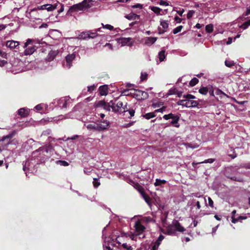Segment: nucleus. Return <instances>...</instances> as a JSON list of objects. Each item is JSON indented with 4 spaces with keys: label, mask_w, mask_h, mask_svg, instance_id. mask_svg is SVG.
<instances>
[{
    "label": "nucleus",
    "mask_w": 250,
    "mask_h": 250,
    "mask_svg": "<svg viewBox=\"0 0 250 250\" xmlns=\"http://www.w3.org/2000/svg\"><path fill=\"white\" fill-rule=\"evenodd\" d=\"M174 20L177 23H180L182 21V19L177 16L174 18Z\"/></svg>",
    "instance_id": "obj_63"
},
{
    "label": "nucleus",
    "mask_w": 250,
    "mask_h": 250,
    "mask_svg": "<svg viewBox=\"0 0 250 250\" xmlns=\"http://www.w3.org/2000/svg\"><path fill=\"white\" fill-rule=\"evenodd\" d=\"M20 43L19 42L15 41H8L6 42V47L12 49L15 48L16 47L19 45Z\"/></svg>",
    "instance_id": "obj_15"
},
{
    "label": "nucleus",
    "mask_w": 250,
    "mask_h": 250,
    "mask_svg": "<svg viewBox=\"0 0 250 250\" xmlns=\"http://www.w3.org/2000/svg\"><path fill=\"white\" fill-rule=\"evenodd\" d=\"M213 25L211 24H209L206 25V31L208 33H210L213 31Z\"/></svg>",
    "instance_id": "obj_35"
},
{
    "label": "nucleus",
    "mask_w": 250,
    "mask_h": 250,
    "mask_svg": "<svg viewBox=\"0 0 250 250\" xmlns=\"http://www.w3.org/2000/svg\"><path fill=\"white\" fill-rule=\"evenodd\" d=\"M195 12L193 11V10H189L188 14H187V17L188 19H190L191 18L192 16L193 15V14H194Z\"/></svg>",
    "instance_id": "obj_48"
},
{
    "label": "nucleus",
    "mask_w": 250,
    "mask_h": 250,
    "mask_svg": "<svg viewBox=\"0 0 250 250\" xmlns=\"http://www.w3.org/2000/svg\"><path fill=\"white\" fill-rule=\"evenodd\" d=\"M164 239V236L163 235H160L157 241H156L158 244H160L161 241Z\"/></svg>",
    "instance_id": "obj_50"
},
{
    "label": "nucleus",
    "mask_w": 250,
    "mask_h": 250,
    "mask_svg": "<svg viewBox=\"0 0 250 250\" xmlns=\"http://www.w3.org/2000/svg\"><path fill=\"white\" fill-rule=\"evenodd\" d=\"M176 12L179 15H180V16H182V15L185 12V10L184 9H182L181 10H178Z\"/></svg>",
    "instance_id": "obj_60"
},
{
    "label": "nucleus",
    "mask_w": 250,
    "mask_h": 250,
    "mask_svg": "<svg viewBox=\"0 0 250 250\" xmlns=\"http://www.w3.org/2000/svg\"><path fill=\"white\" fill-rule=\"evenodd\" d=\"M167 183V181L165 180H161L160 179H156L155 180V182L154 185L155 187L161 186L163 184H165Z\"/></svg>",
    "instance_id": "obj_27"
},
{
    "label": "nucleus",
    "mask_w": 250,
    "mask_h": 250,
    "mask_svg": "<svg viewBox=\"0 0 250 250\" xmlns=\"http://www.w3.org/2000/svg\"><path fill=\"white\" fill-rule=\"evenodd\" d=\"M215 161V159H207V160H205L203 162H199V163H196L195 162H193L192 163V165L194 166V165H197V164H203V163H213Z\"/></svg>",
    "instance_id": "obj_30"
},
{
    "label": "nucleus",
    "mask_w": 250,
    "mask_h": 250,
    "mask_svg": "<svg viewBox=\"0 0 250 250\" xmlns=\"http://www.w3.org/2000/svg\"><path fill=\"white\" fill-rule=\"evenodd\" d=\"M83 4H82V2L74 4L70 8L69 10L72 12L83 10L84 9Z\"/></svg>",
    "instance_id": "obj_16"
},
{
    "label": "nucleus",
    "mask_w": 250,
    "mask_h": 250,
    "mask_svg": "<svg viewBox=\"0 0 250 250\" xmlns=\"http://www.w3.org/2000/svg\"><path fill=\"white\" fill-rule=\"evenodd\" d=\"M52 149L53 148L50 146H44L34 151L33 155H34V157H37V154L39 153L41 155L40 157L41 158H44L45 157H48L47 154L50 153Z\"/></svg>",
    "instance_id": "obj_3"
},
{
    "label": "nucleus",
    "mask_w": 250,
    "mask_h": 250,
    "mask_svg": "<svg viewBox=\"0 0 250 250\" xmlns=\"http://www.w3.org/2000/svg\"><path fill=\"white\" fill-rule=\"evenodd\" d=\"M208 206H209L211 208L213 207V201H212L210 197H208Z\"/></svg>",
    "instance_id": "obj_55"
},
{
    "label": "nucleus",
    "mask_w": 250,
    "mask_h": 250,
    "mask_svg": "<svg viewBox=\"0 0 250 250\" xmlns=\"http://www.w3.org/2000/svg\"><path fill=\"white\" fill-rule=\"evenodd\" d=\"M109 122L107 120H103L101 121L99 124H98V128H97V131H104L108 128L109 126Z\"/></svg>",
    "instance_id": "obj_8"
},
{
    "label": "nucleus",
    "mask_w": 250,
    "mask_h": 250,
    "mask_svg": "<svg viewBox=\"0 0 250 250\" xmlns=\"http://www.w3.org/2000/svg\"><path fill=\"white\" fill-rule=\"evenodd\" d=\"M186 148H191L192 149L197 148L199 146L198 145H192L191 144H185Z\"/></svg>",
    "instance_id": "obj_41"
},
{
    "label": "nucleus",
    "mask_w": 250,
    "mask_h": 250,
    "mask_svg": "<svg viewBox=\"0 0 250 250\" xmlns=\"http://www.w3.org/2000/svg\"><path fill=\"white\" fill-rule=\"evenodd\" d=\"M128 111L127 103L124 105L123 103L119 101L116 103V106L113 108V111L114 112L123 113Z\"/></svg>",
    "instance_id": "obj_6"
},
{
    "label": "nucleus",
    "mask_w": 250,
    "mask_h": 250,
    "mask_svg": "<svg viewBox=\"0 0 250 250\" xmlns=\"http://www.w3.org/2000/svg\"><path fill=\"white\" fill-rule=\"evenodd\" d=\"M166 108V107L165 106H163L162 108H159V109H156L155 110L154 112L155 113H157V112H161V113H163L165 109Z\"/></svg>",
    "instance_id": "obj_56"
},
{
    "label": "nucleus",
    "mask_w": 250,
    "mask_h": 250,
    "mask_svg": "<svg viewBox=\"0 0 250 250\" xmlns=\"http://www.w3.org/2000/svg\"><path fill=\"white\" fill-rule=\"evenodd\" d=\"M95 85H91V86H88L87 88H88V91H89V92H91L92 91H93L95 89Z\"/></svg>",
    "instance_id": "obj_58"
},
{
    "label": "nucleus",
    "mask_w": 250,
    "mask_h": 250,
    "mask_svg": "<svg viewBox=\"0 0 250 250\" xmlns=\"http://www.w3.org/2000/svg\"><path fill=\"white\" fill-rule=\"evenodd\" d=\"M93 186L95 188H98L100 185V183L98 179L97 178H94L93 181Z\"/></svg>",
    "instance_id": "obj_42"
},
{
    "label": "nucleus",
    "mask_w": 250,
    "mask_h": 250,
    "mask_svg": "<svg viewBox=\"0 0 250 250\" xmlns=\"http://www.w3.org/2000/svg\"><path fill=\"white\" fill-rule=\"evenodd\" d=\"M199 91L201 94L206 95L207 94L208 90L206 87H202L199 89Z\"/></svg>",
    "instance_id": "obj_44"
},
{
    "label": "nucleus",
    "mask_w": 250,
    "mask_h": 250,
    "mask_svg": "<svg viewBox=\"0 0 250 250\" xmlns=\"http://www.w3.org/2000/svg\"><path fill=\"white\" fill-rule=\"evenodd\" d=\"M28 164H29V161H26L25 162H23V163H22V165H23V170L24 171H25L26 168H27L26 166H28Z\"/></svg>",
    "instance_id": "obj_52"
},
{
    "label": "nucleus",
    "mask_w": 250,
    "mask_h": 250,
    "mask_svg": "<svg viewBox=\"0 0 250 250\" xmlns=\"http://www.w3.org/2000/svg\"><path fill=\"white\" fill-rule=\"evenodd\" d=\"M160 244H158L156 242L152 247V250H157L158 248L159 247Z\"/></svg>",
    "instance_id": "obj_59"
},
{
    "label": "nucleus",
    "mask_w": 250,
    "mask_h": 250,
    "mask_svg": "<svg viewBox=\"0 0 250 250\" xmlns=\"http://www.w3.org/2000/svg\"><path fill=\"white\" fill-rule=\"evenodd\" d=\"M29 111L27 108H21L18 110V114L22 117H25L28 115Z\"/></svg>",
    "instance_id": "obj_18"
},
{
    "label": "nucleus",
    "mask_w": 250,
    "mask_h": 250,
    "mask_svg": "<svg viewBox=\"0 0 250 250\" xmlns=\"http://www.w3.org/2000/svg\"><path fill=\"white\" fill-rule=\"evenodd\" d=\"M158 3L160 5H163V6H168L169 5V3L167 1H165V0H160Z\"/></svg>",
    "instance_id": "obj_47"
},
{
    "label": "nucleus",
    "mask_w": 250,
    "mask_h": 250,
    "mask_svg": "<svg viewBox=\"0 0 250 250\" xmlns=\"http://www.w3.org/2000/svg\"><path fill=\"white\" fill-rule=\"evenodd\" d=\"M179 118H180L178 115H175L171 122V124L177 128L179 127L180 126V125L178 124Z\"/></svg>",
    "instance_id": "obj_23"
},
{
    "label": "nucleus",
    "mask_w": 250,
    "mask_h": 250,
    "mask_svg": "<svg viewBox=\"0 0 250 250\" xmlns=\"http://www.w3.org/2000/svg\"><path fill=\"white\" fill-rule=\"evenodd\" d=\"M168 23L167 21L161 20L160 21V25L162 26V28L160 27L158 28L159 34H163L166 32L167 29L168 27Z\"/></svg>",
    "instance_id": "obj_11"
},
{
    "label": "nucleus",
    "mask_w": 250,
    "mask_h": 250,
    "mask_svg": "<svg viewBox=\"0 0 250 250\" xmlns=\"http://www.w3.org/2000/svg\"><path fill=\"white\" fill-rule=\"evenodd\" d=\"M163 104L162 102H158V103H153L152 104V106L154 108L159 107L160 106H161L162 105H163Z\"/></svg>",
    "instance_id": "obj_51"
},
{
    "label": "nucleus",
    "mask_w": 250,
    "mask_h": 250,
    "mask_svg": "<svg viewBox=\"0 0 250 250\" xmlns=\"http://www.w3.org/2000/svg\"><path fill=\"white\" fill-rule=\"evenodd\" d=\"M96 107H102L106 111L110 110L111 106L109 103H106L104 101H100L96 104Z\"/></svg>",
    "instance_id": "obj_12"
},
{
    "label": "nucleus",
    "mask_w": 250,
    "mask_h": 250,
    "mask_svg": "<svg viewBox=\"0 0 250 250\" xmlns=\"http://www.w3.org/2000/svg\"><path fill=\"white\" fill-rule=\"evenodd\" d=\"M199 81L196 78H193L189 82V84L191 86H193L195 85L198 83Z\"/></svg>",
    "instance_id": "obj_39"
},
{
    "label": "nucleus",
    "mask_w": 250,
    "mask_h": 250,
    "mask_svg": "<svg viewBox=\"0 0 250 250\" xmlns=\"http://www.w3.org/2000/svg\"><path fill=\"white\" fill-rule=\"evenodd\" d=\"M132 8H139V9H142L143 8V5L140 3H137L136 4H135L134 5L132 6Z\"/></svg>",
    "instance_id": "obj_54"
},
{
    "label": "nucleus",
    "mask_w": 250,
    "mask_h": 250,
    "mask_svg": "<svg viewBox=\"0 0 250 250\" xmlns=\"http://www.w3.org/2000/svg\"><path fill=\"white\" fill-rule=\"evenodd\" d=\"M225 64L227 67H230L235 65V62L233 61L228 59L225 61Z\"/></svg>",
    "instance_id": "obj_31"
},
{
    "label": "nucleus",
    "mask_w": 250,
    "mask_h": 250,
    "mask_svg": "<svg viewBox=\"0 0 250 250\" xmlns=\"http://www.w3.org/2000/svg\"><path fill=\"white\" fill-rule=\"evenodd\" d=\"M43 6L46 7V10L48 11H53L54 9H55L56 8V6L53 5H51V4H45V5H43Z\"/></svg>",
    "instance_id": "obj_34"
},
{
    "label": "nucleus",
    "mask_w": 250,
    "mask_h": 250,
    "mask_svg": "<svg viewBox=\"0 0 250 250\" xmlns=\"http://www.w3.org/2000/svg\"><path fill=\"white\" fill-rule=\"evenodd\" d=\"M7 63V62L5 60H0V66H3L5 64Z\"/></svg>",
    "instance_id": "obj_61"
},
{
    "label": "nucleus",
    "mask_w": 250,
    "mask_h": 250,
    "mask_svg": "<svg viewBox=\"0 0 250 250\" xmlns=\"http://www.w3.org/2000/svg\"><path fill=\"white\" fill-rule=\"evenodd\" d=\"M157 38L156 37H146L144 39L145 44L150 46L153 44L156 41Z\"/></svg>",
    "instance_id": "obj_17"
},
{
    "label": "nucleus",
    "mask_w": 250,
    "mask_h": 250,
    "mask_svg": "<svg viewBox=\"0 0 250 250\" xmlns=\"http://www.w3.org/2000/svg\"><path fill=\"white\" fill-rule=\"evenodd\" d=\"M142 221L146 223H154L155 220L150 216H145L142 219Z\"/></svg>",
    "instance_id": "obj_26"
},
{
    "label": "nucleus",
    "mask_w": 250,
    "mask_h": 250,
    "mask_svg": "<svg viewBox=\"0 0 250 250\" xmlns=\"http://www.w3.org/2000/svg\"><path fill=\"white\" fill-rule=\"evenodd\" d=\"M242 167L250 169V162L244 164L241 166Z\"/></svg>",
    "instance_id": "obj_57"
},
{
    "label": "nucleus",
    "mask_w": 250,
    "mask_h": 250,
    "mask_svg": "<svg viewBox=\"0 0 250 250\" xmlns=\"http://www.w3.org/2000/svg\"><path fill=\"white\" fill-rule=\"evenodd\" d=\"M32 42V40L30 39H28L24 43V48H26L28 45L31 43Z\"/></svg>",
    "instance_id": "obj_53"
},
{
    "label": "nucleus",
    "mask_w": 250,
    "mask_h": 250,
    "mask_svg": "<svg viewBox=\"0 0 250 250\" xmlns=\"http://www.w3.org/2000/svg\"><path fill=\"white\" fill-rule=\"evenodd\" d=\"M149 8L157 15H163L162 9L156 6H150Z\"/></svg>",
    "instance_id": "obj_22"
},
{
    "label": "nucleus",
    "mask_w": 250,
    "mask_h": 250,
    "mask_svg": "<svg viewBox=\"0 0 250 250\" xmlns=\"http://www.w3.org/2000/svg\"><path fill=\"white\" fill-rule=\"evenodd\" d=\"M86 128L89 130H96L97 128H98V125H95L92 124H88L86 125Z\"/></svg>",
    "instance_id": "obj_33"
},
{
    "label": "nucleus",
    "mask_w": 250,
    "mask_h": 250,
    "mask_svg": "<svg viewBox=\"0 0 250 250\" xmlns=\"http://www.w3.org/2000/svg\"><path fill=\"white\" fill-rule=\"evenodd\" d=\"M131 40L130 38H122L118 40V43L122 46L125 45L131 46L133 43L130 42Z\"/></svg>",
    "instance_id": "obj_9"
},
{
    "label": "nucleus",
    "mask_w": 250,
    "mask_h": 250,
    "mask_svg": "<svg viewBox=\"0 0 250 250\" xmlns=\"http://www.w3.org/2000/svg\"><path fill=\"white\" fill-rule=\"evenodd\" d=\"M70 102V98L65 97L60 99L59 101V105L62 108H66Z\"/></svg>",
    "instance_id": "obj_14"
},
{
    "label": "nucleus",
    "mask_w": 250,
    "mask_h": 250,
    "mask_svg": "<svg viewBox=\"0 0 250 250\" xmlns=\"http://www.w3.org/2000/svg\"><path fill=\"white\" fill-rule=\"evenodd\" d=\"M102 24L104 28L107 29L109 30H112L114 28L113 26L110 24L104 25L103 23H102Z\"/></svg>",
    "instance_id": "obj_46"
},
{
    "label": "nucleus",
    "mask_w": 250,
    "mask_h": 250,
    "mask_svg": "<svg viewBox=\"0 0 250 250\" xmlns=\"http://www.w3.org/2000/svg\"><path fill=\"white\" fill-rule=\"evenodd\" d=\"M57 55V52L56 51H51L48 53L47 56V60L49 61H51L54 59L56 55Z\"/></svg>",
    "instance_id": "obj_24"
},
{
    "label": "nucleus",
    "mask_w": 250,
    "mask_h": 250,
    "mask_svg": "<svg viewBox=\"0 0 250 250\" xmlns=\"http://www.w3.org/2000/svg\"><path fill=\"white\" fill-rule=\"evenodd\" d=\"M25 49L24 51V54L25 55H30L32 54L35 51V48L34 46H32L30 47L25 48Z\"/></svg>",
    "instance_id": "obj_21"
},
{
    "label": "nucleus",
    "mask_w": 250,
    "mask_h": 250,
    "mask_svg": "<svg viewBox=\"0 0 250 250\" xmlns=\"http://www.w3.org/2000/svg\"><path fill=\"white\" fill-rule=\"evenodd\" d=\"M15 134L16 132L14 131L7 136L2 137V139L0 141V151L6 148L9 145L12 144L16 146L18 143L16 139L12 140V138Z\"/></svg>",
    "instance_id": "obj_2"
},
{
    "label": "nucleus",
    "mask_w": 250,
    "mask_h": 250,
    "mask_svg": "<svg viewBox=\"0 0 250 250\" xmlns=\"http://www.w3.org/2000/svg\"><path fill=\"white\" fill-rule=\"evenodd\" d=\"M175 115L172 113H169L168 114L165 115L163 116V118L166 120H168L169 119H172Z\"/></svg>",
    "instance_id": "obj_38"
},
{
    "label": "nucleus",
    "mask_w": 250,
    "mask_h": 250,
    "mask_svg": "<svg viewBox=\"0 0 250 250\" xmlns=\"http://www.w3.org/2000/svg\"><path fill=\"white\" fill-rule=\"evenodd\" d=\"M250 14V6L247 8V10L246 11L245 15H249Z\"/></svg>",
    "instance_id": "obj_64"
},
{
    "label": "nucleus",
    "mask_w": 250,
    "mask_h": 250,
    "mask_svg": "<svg viewBox=\"0 0 250 250\" xmlns=\"http://www.w3.org/2000/svg\"><path fill=\"white\" fill-rule=\"evenodd\" d=\"M126 18L127 19L131 20L133 19H135L136 17L139 18V16L135 14H130L125 16Z\"/></svg>",
    "instance_id": "obj_37"
},
{
    "label": "nucleus",
    "mask_w": 250,
    "mask_h": 250,
    "mask_svg": "<svg viewBox=\"0 0 250 250\" xmlns=\"http://www.w3.org/2000/svg\"><path fill=\"white\" fill-rule=\"evenodd\" d=\"M182 28H183V26L180 25V26L177 27L176 28H174L172 32L174 34H176L180 32L181 31V30L182 29Z\"/></svg>",
    "instance_id": "obj_40"
},
{
    "label": "nucleus",
    "mask_w": 250,
    "mask_h": 250,
    "mask_svg": "<svg viewBox=\"0 0 250 250\" xmlns=\"http://www.w3.org/2000/svg\"><path fill=\"white\" fill-rule=\"evenodd\" d=\"M0 56H1L2 58H6L7 54L5 52H2L0 50Z\"/></svg>",
    "instance_id": "obj_62"
},
{
    "label": "nucleus",
    "mask_w": 250,
    "mask_h": 250,
    "mask_svg": "<svg viewBox=\"0 0 250 250\" xmlns=\"http://www.w3.org/2000/svg\"><path fill=\"white\" fill-rule=\"evenodd\" d=\"M130 94L138 100H144L148 97L147 92L138 89L133 90Z\"/></svg>",
    "instance_id": "obj_5"
},
{
    "label": "nucleus",
    "mask_w": 250,
    "mask_h": 250,
    "mask_svg": "<svg viewBox=\"0 0 250 250\" xmlns=\"http://www.w3.org/2000/svg\"><path fill=\"white\" fill-rule=\"evenodd\" d=\"M147 74L146 73H142L140 78L141 81H144L146 79Z\"/></svg>",
    "instance_id": "obj_49"
},
{
    "label": "nucleus",
    "mask_w": 250,
    "mask_h": 250,
    "mask_svg": "<svg viewBox=\"0 0 250 250\" xmlns=\"http://www.w3.org/2000/svg\"><path fill=\"white\" fill-rule=\"evenodd\" d=\"M250 25V19L246 22H245L243 24H242L240 26L241 28L243 30L246 29Z\"/></svg>",
    "instance_id": "obj_36"
},
{
    "label": "nucleus",
    "mask_w": 250,
    "mask_h": 250,
    "mask_svg": "<svg viewBox=\"0 0 250 250\" xmlns=\"http://www.w3.org/2000/svg\"><path fill=\"white\" fill-rule=\"evenodd\" d=\"M173 230H176L178 231L184 232L185 229L183 227L178 221L175 220L172 222V223L170 226H169L167 230V233L169 235L173 234L175 232Z\"/></svg>",
    "instance_id": "obj_4"
},
{
    "label": "nucleus",
    "mask_w": 250,
    "mask_h": 250,
    "mask_svg": "<svg viewBox=\"0 0 250 250\" xmlns=\"http://www.w3.org/2000/svg\"><path fill=\"white\" fill-rule=\"evenodd\" d=\"M99 92L101 95H106L108 93V87L106 85H102L99 87Z\"/></svg>",
    "instance_id": "obj_20"
},
{
    "label": "nucleus",
    "mask_w": 250,
    "mask_h": 250,
    "mask_svg": "<svg viewBox=\"0 0 250 250\" xmlns=\"http://www.w3.org/2000/svg\"><path fill=\"white\" fill-rule=\"evenodd\" d=\"M236 213V211L235 210H233L232 211V213L233 214L232 216V222L233 223H235L236 222H237L239 220H242V219H245V217H242V216H240L239 218H235L234 217V214Z\"/></svg>",
    "instance_id": "obj_29"
},
{
    "label": "nucleus",
    "mask_w": 250,
    "mask_h": 250,
    "mask_svg": "<svg viewBox=\"0 0 250 250\" xmlns=\"http://www.w3.org/2000/svg\"><path fill=\"white\" fill-rule=\"evenodd\" d=\"M94 36H91L90 34V31L83 32L80 34L78 37V38L81 40H86L90 38H93L97 36V34L93 33Z\"/></svg>",
    "instance_id": "obj_13"
},
{
    "label": "nucleus",
    "mask_w": 250,
    "mask_h": 250,
    "mask_svg": "<svg viewBox=\"0 0 250 250\" xmlns=\"http://www.w3.org/2000/svg\"><path fill=\"white\" fill-rule=\"evenodd\" d=\"M135 231L137 235L142 234L145 229V227L141 224V222L137 221L135 223L134 225Z\"/></svg>",
    "instance_id": "obj_10"
},
{
    "label": "nucleus",
    "mask_w": 250,
    "mask_h": 250,
    "mask_svg": "<svg viewBox=\"0 0 250 250\" xmlns=\"http://www.w3.org/2000/svg\"><path fill=\"white\" fill-rule=\"evenodd\" d=\"M76 58V54L75 53H73L72 54H69L65 57L66 60V64H65V67H66L68 68H70L72 65V61Z\"/></svg>",
    "instance_id": "obj_7"
},
{
    "label": "nucleus",
    "mask_w": 250,
    "mask_h": 250,
    "mask_svg": "<svg viewBox=\"0 0 250 250\" xmlns=\"http://www.w3.org/2000/svg\"><path fill=\"white\" fill-rule=\"evenodd\" d=\"M57 163L58 164H59L61 166H68V163L66 161H65L59 160V161H58L57 162Z\"/></svg>",
    "instance_id": "obj_45"
},
{
    "label": "nucleus",
    "mask_w": 250,
    "mask_h": 250,
    "mask_svg": "<svg viewBox=\"0 0 250 250\" xmlns=\"http://www.w3.org/2000/svg\"><path fill=\"white\" fill-rule=\"evenodd\" d=\"M183 97L185 99L179 101L177 103L178 105L188 108L194 107L198 105V102L193 100L195 99L194 96L191 94H187L184 95Z\"/></svg>",
    "instance_id": "obj_1"
},
{
    "label": "nucleus",
    "mask_w": 250,
    "mask_h": 250,
    "mask_svg": "<svg viewBox=\"0 0 250 250\" xmlns=\"http://www.w3.org/2000/svg\"><path fill=\"white\" fill-rule=\"evenodd\" d=\"M155 116H156V115H155V113L154 112L147 113L143 115V117L147 120L153 118L155 117Z\"/></svg>",
    "instance_id": "obj_28"
},
{
    "label": "nucleus",
    "mask_w": 250,
    "mask_h": 250,
    "mask_svg": "<svg viewBox=\"0 0 250 250\" xmlns=\"http://www.w3.org/2000/svg\"><path fill=\"white\" fill-rule=\"evenodd\" d=\"M140 192L141 193L142 197H143L145 201L147 203L148 205H149L150 204L151 202L150 198L146 194L143 190H140Z\"/></svg>",
    "instance_id": "obj_25"
},
{
    "label": "nucleus",
    "mask_w": 250,
    "mask_h": 250,
    "mask_svg": "<svg viewBox=\"0 0 250 250\" xmlns=\"http://www.w3.org/2000/svg\"><path fill=\"white\" fill-rule=\"evenodd\" d=\"M158 57L160 62L163 61L165 59V51L162 50L159 53Z\"/></svg>",
    "instance_id": "obj_32"
},
{
    "label": "nucleus",
    "mask_w": 250,
    "mask_h": 250,
    "mask_svg": "<svg viewBox=\"0 0 250 250\" xmlns=\"http://www.w3.org/2000/svg\"><path fill=\"white\" fill-rule=\"evenodd\" d=\"M122 247L127 250H132L133 248L130 245H127L126 243H123L122 245Z\"/></svg>",
    "instance_id": "obj_43"
},
{
    "label": "nucleus",
    "mask_w": 250,
    "mask_h": 250,
    "mask_svg": "<svg viewBox=\"0 0 250 250\" xmlns=\"http://www.w3.org/2000/svg\"><path fill=\"white\" fill-rule=\"evenodd\" d=\"M94 2L92 0H84L82 2L83 9L89 8L93 6V2Z\"/></svg>",
    "instance_id": "obj_19"
}]
</instances>
